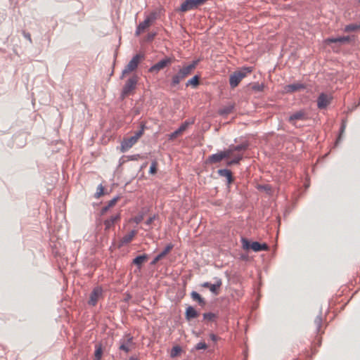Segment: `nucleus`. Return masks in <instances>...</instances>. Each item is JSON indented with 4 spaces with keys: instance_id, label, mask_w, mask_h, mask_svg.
Masks as SVG:
<instances>
[{
    "instance_id": "4c0bfd02",
    "label": "nucleus",
    "mask_w": 360,
    "mask_h": 360,
    "mask_svg": "<svg viewBox=\"0 0 360 360\" xmlns=\"http://www.w3.org/2000/svg\"><path fill=\"white\" fill-rule=\"evenodd\" d=\"M314 323L316 326L317 330H319V328L321 327V323H322V319L321 316H317L315 320Z\"/></svg>"
},
{
    "instance_id": "c9c22d12",
    "label": "nucleus",
    "mask_w": 360,
    "mask_h": 360,
    "mask_svg": "<svg viewBox=\"0 0 360 360\" xmlns=\"http://www.w3.org/2000/svg\"><path fill=\"white\" fill-rule=\"evenodd\" d=\"M191 123L188 122H185L184 123H183L180 127L178 129V130L181 133L183 134L184 131H186V129L188 128V125L190 124Z\"/></svg>"
},
{
    "instance_id": "37998d69",
    "label": "nucleus",
    "mask_w": 360,
    "mask_h": 360,
    "mask_svg": "<svg viewBox=\"0 0 360 360\" xmlns=\"http://www.w3.org/2000/svg\"><path fill=\"white\" fill-rule=\"evenodd\" d=\"M210 338L213 342H216L218 340L217 336L212 333L210 335Z\"/></svg>"
},
{
    "instance_id": "9b49d317",
    "label": "nucleus",
    "mask_w": 360,
    "mask_h": 360,
    "mask_svg": "<svg viewBox=\"0 0 360 360\" xmlns=\"http://www.w3.org/2000/svg\"><path fill=\"white\" fill-rule=\"evenodd\" d=\"M332 96L330 94L322 93L317 99V106L319 109L326 108L331 102Z\"/></svg>"
},
{
    "instance_id": "f704fd0d",
    "label": "nucleus",
    "mask_w": 360,
    "mask_h": 360,
    "mask_svg": "<svg viewBox=\"0 0 360 360\" xmlns=\"http://www.w3.org/2000/svg\"><path fill=\"white\" fill-rule=\"evenodd\" d=\"M207 345H206L205 342H198L196 345H195V349L197 350H200V349H207Z\"/></svg>"
},
{
    "instance_id": "412c9836",
    "label": "nucleus",
    "mask_w": 360,
    "mask_h": 360,
    "mask_svg": "<svg viewBox=\"0 0 360 360\" xmlns=\"http://www.w3.org/2000/svg\"><path fill=\"white\" fill-rule=\"evenodd\" d=\"M136 234H137V231H136V230L131 231L130 232H129L128 233H127L125 236H124L122 237V238L121 239V243L122 245H124V244H127V243H130L134 239V238L135 237V236Z\"/></svg>"
},
{
    "instance_id": "4be33fe9",
    "label": "nucleus",
    "mask_w": 360,
    "mask_h": 360,
    "mask_svg": "<svg viewBox=\"0 0 360 360\" xmlns=\"http://www.w3.org/2000/svg\"><path fill=\"white\" fill-rule=\"evenodd\" d=\"M148 259V256L146 255H142L136 257L133 259V264L136 265L138 268L140 269L141 265L146 262Z\"/></svg>"
},
{
    "instance_id": "a211bd4d",
    "label": "nucleus",
    "mask_w": 360,
    "mask_h": 360,
    "mask_svg": "<svg viewBox=\"0 0 360 360\" xmlns=\"http://www.w3.org/2000/svg\"><path fill=\"white\" fill-rule=\"evenodd\" d=\"M120 214H116L115 215L111 216L109 219L105 220L104 225L105 227V230L111 229L114 226L115 224L120 221Z\"/></svg>"
},
{
    "instance_id": "393cba45",
    "label": "nucleus",
    "mask_w": 360,
    "mask_h": 360,
    "mask_svg": "<svg viewBox=\"0 0 360 360\" xmlns=\"http://www.w3.org/2000/svg\"><path fill=\"white\" fill-rule=\"evenodd\" d=\"M117 202V198H115L110 200L108 202V205L102 208L101 214H105L108 212V210H109L111 207H112L113 206L115 205Z\"/></svg>"
},
{
    "instance_id": "aec40b11",
    "label": "nucleus",
    "mask_w": 360,
    "mask_h": 360,
    "mask_svg": "<svg viewBox=\"0 0 360 360\" xmlns=\"http://www.w3.org/2000/svg\"><path fill=\"white\" fill-rule=\"evenodd\" d=\"M218 174L221 176H224V177L226 178L227 183H228L229 185L231 184L233 181V178L232 172L230 170L226 169H219L218 170Z\"/></svg>"
},
{
    "instance_id": "72a5a7b5",
    "label": "nucleus",
    "mask_w": 360,
    "mask_h": 360,
    "mask_svg": "<svg viewBox=\"0 0 360 360\" xmlns=\"http://www.w3.org/2000/svg\"><path fill=\"white\" fill-rule=\"evenodd\" d=\"M181 134H182L177 129L169 135V140L175 139L176 138H177L178 136H179Z\"/></svg>"
},
{
    "instance_id": "cd10ccee",
    "label": "nucleus",
    "mask_w": 360,
    "mask_h": 360,
    "mask_svg": "<svg viewBox=\"0 0 360 360\" xmlns=\"http://www.w3.org/2000/svg\"><path fill=\"white\" fill-rule=\"evenodd\" d=\"M198 84L199 77L198 76H194L193 78L189 79L186 83V86H192L193 87L197 86Z\"/></svg>"
},
{
    "instance_id": "9d476101",
    "label": "nucleus",
    "mask_w": 360,
    "mask_h": 360,
    "mask_svg": "<svg viewBox=\"0 0 360 360\" xmlns=\"http://www.w3.org/2000/svg\"><path fill=\"white\" fill-rule=\"evenodd\" d=\"M155 13H152L148 16H147L145 20L138 25L136 34L139 35L141 33L143 32L151 25L153 22L155 20Z\"/></svg>"
},
{
    "instance_id": "a878e982",
    "label": "nucleus",
    "mask_w": 360,
    "mask_h": 360,
    "mask_svg": "<svg viewBox=\"0 0 360 360\" xmlns=\"http://www.w3.org/2000/svg\"><path fill=\"white\" fill-rule=\"evenodd\" d=\"M191 297L193 300L198 302L202 306L205 304V300L201 297L200 295L195 291L191 292Z\"/></svg>"
},
{
    "instance_id": "7c9ffc66",
    "label": "nucleus",
    "mask_w": 360,
    "mask_h": 360,
    "mask_svg": "<svg viewBox=\"0 0 360 360\" xmlns=\"http://www.w3.org/2000/svg\"><path fill=\"white\" fill-rule=\"evenodd\" d=\"M233 106H227L219 110V112L221 115H228L232 112Z\"/></svg>"
},
{
    "instance_id": "c03bdc74",
    "label": "nucleus",
    "mask_w": 360,
    "mask_h": 360,
    "mask_svg": "<svg viewBox=\"0 0 360 360\" xmlns=\"http://www.w3.org/2000/svg\"><path fill=\"white\" fill-rule=\"evenodd\" d=\"M198 6L203 4L207 0H195Z\"/></svg>"
},
{
    "instance_id": "f8f14e48",
    "label": "nucleus",
    "mask_w": 360,
    "mask_h": 360,
    "mask_svg": "<svg viewBox=\"0 0 360 360\" xmlns=\"http://www.w3.org/2000/svg\"><path fill=\"white\" fill-rule=\"evenodd\" d=\"M103 289L101 287L95 288L90 295V298L89 300V304L95 306L98 300L102 297Z\"/></svg>"
},
{
    "instance_id": "f03ea898",
    "label": "nucleus",
    "mask_w": 360,
    "mask_h": 360,
    "mask_svg": "<svg viewBox=\"0 0 360 360\" xmlns=\"http://www.w3.org/2000/svg\"><path fill=\"white\" fill-rule=\"evenodd\" d=\"M252 71V68H243L230 75L229 84L231 88H236L241 80Z\"/></svg>"
},
{
    "instance_id": "6e6552de",
    "label": "nucleus",
    "mask_w": 360,
    "mask_h": 360,
    "mask_svg": "<svg viewBox=\"0 0 360 360\" xmlns=\"http://www.w3.org/2000/svg\"><path fill=\"white\" fill-rule=\"evenodd\" d=\"M232 155L231 150H226L224 151H221L218 153L213 154L209 156L207 162L209 163H217L221 162L224 158H230Z\"/></svg>"
},
{
    "instance_id": "1a4fd4ad",
    "label": "nucleus",
    "mask_w": 360,
    "mask_h": 360,
    "mask_svg": "<svg viewBox=\"0 0 360 360\" xmlns=\"http://www.w3.org/2000/svg\"><path fill=\"white\" fill-rule=\"evenodd\" d=\"M120 349L124 351L125 352H129L131 351L133 348H134V342L133 341V337L130 335H124L121 340H120Z\"/></svg>"
},
{
    "instance_id": "dca6fc26",
    "label": "nucleus",
    "mask_w": 360,
    "mask_h": 360,
    "mask_svg": "<svg viewBox=\"0 0 360 360\" xmlns=\"http://www.w3.org/2000/svg\"><path fill=\"white\" fill-rule=\"evenodd\" d=\"M173 248L172 244H168L165 250L160 252L159 255H158L151 262V265L156 264L160 260L163 259Z\"/></svg>"
},
{
    "instance_id": "39448f33",
    "label": "nucleus",
    "mask_w": 360,
    "mask_h": 360,
    "mask_svg": "<svg viewBox=\"0 0 360 360\" xmlns=\"http://www.w3.org/2000/svg\"><path fill=\"white\" fill-rule=\"evenodd\" d=\"M143 59V56L141 54H136L134 56L132 59L129 62V63L127 65V66L124 68V69L122 70V78H123L124 76H126L127 74L130 73L131 72L134 71L141 60Z\"/></svg>"
},
{
    "instance_id": "49530a36",
    "label": "nucleus",
    "mask_w": 360,
    "mask_h": 360,
    "mask_svg": "<svg viewBox=\"0 0 360 360\" xmlns=\"http://www.w3.org/2000/svg\"><path fill=\"white\" fill-rule=\"evenodd\" d=\"M129 360H137V359H134V358H133V357H131V358H129Z\"/></svg>"
},
{
    "instance_id": "79ce46f5",
    "label": "nucleus",
    "mask_w": 360,
    "mask_h": 360,
    "mask_svg": "<svg viewBox=\"0 0 360 360\" xmlns=\"http://www.w3.org/2000/svg\"><path fill=\"white\" fill-rule=\"evenodd\" d=\"M155 219V216H153V217H150L149 219H147V221H146V224L147 225H150L153 221H154V219Z\"/></svg>"
},
{
    "instance_id": "c85d7f7f",
    "label": "nucleus",
    "mask_w": 360,
    "mask_h": 360,
    "mask_svg": "<svg viewBox=\"0 0 360 360\" xmlns=\"http://www.w3.org/2000/svg\"><path fill=\"white\" fill-rule=\"evenodd\" d=\"M181 347H179L178 345L174 346V347H173V348L171 350L170 356L172 358H174V357L177 356L181 353Z\"/></svg>"
},
{
    "instance_id": "20e7f679",
    "label": "nucleus",
    "mask_w": 360,
    "mask_h": 360,
    "mask_svg": "<svg viewBox=\"0 0 360 360\" xmlns=\"http://www.w3.org/2000/svg\"><path fill=\"white\" fill-rule=\"evenodd\" d=\"M143 134V127L135 133V135L128 139H124L121 143V151L124 153L131 148L141 138Z\"/></svg>"
},
{
    "instance_id": "e433bc0d",
    "label": "nucleus",
    "mask_w": 360,
    "mask_h": 360,
    "mask_svg": "<svg viewBox=\"0 0 360 360\" xmlns=\"http://www.w3.org/2000/svg\"><path fill=\"white\" fill-rule=\"evenodd\" d=\"M104 188L102 185H99L97 188V192L96 193V198H100L103 194Z\"/></svg>"
},
{
    "instance_id": "ea45409f",
    "label": "nucleus",
    "mask_w": 360,
    "mask_h": 360,
    "mask_svg": "<svg viewBox=\"0 0 360 360\" xmlns=\"http://www.w3.org/2000/svg\"><path fill=\"white\" fill-rule=\"evenodd\" d=\"M143 219V215H137L134 217L133 221L136 224H139Z\"/></svg>"
},
{
    "instance_id": "ddd939ff",
    "label": "nucleus",
    "mask_w": 360,
    "mask_h": 360,
    "mask_svg": "<svg viewBox=\"0 0 360 360\" xmlns=\"http://www.w3.org/2000/svg\"><path fill=\"white\" fill-rule=\"evenodd\" d=\"M307 118V113L304 110H300L290 115L288 121L292 124L295 125L297 120H305Z\"/></svg>"
},
{
    "instance_id": "7ed1b4c3",
    "label": "nucleus",
    "mask_w": 360,
    "mask_h": 360,
    "mask_svg": "<svg viewBox=\"0 0 360 360\" xmlns=\"http://www.w3.org/2000/svg\"><path fill=\"white\" fill-rule=\"evenodd\" d=\"M242 247L245 250L250 249L254 252H259L263 250H268L269 246L266 243H259V242H250L247 238H243L241 239Z\"/></svg>"
},
{
    "instance_id": "2f4dec72",
    "label": "nucleus",
    "mask_w": 360,
    "mask_h": 360,
    "mask_svg": "<svg viewBox=\"0 0 360 360\" xmlns=\"http://www.w3.org/2000/svg\"><path fill=\"white\" fill-rule=\"evenodd\" d=\"M157 166H158V163H157L156 161H153L151 163V165L150 167V170H149L150 174H156V172H157Z\"/></svg>"
},
{
    "instance_id": "bb28decb",
    "label": "nucleus",
    "mask_w": 360,
    "mask_h": 360,
    "mask_svg": "<svg viewBox=\"0 0 360 360\" xmlns=\"http://www.w3.org/2000/svg\"><path fill=\"white\" fill-rule=\"evenodd\" d=\"M103 354V349L101 345H96L94 360H101Z\"/></svg>"
},
{
    "instance_id": "a18cd8bd",
    "label": "nucleus",
    "mask_w": 360,
    "mask_h": 360,
    "mask_svg": "<svg viewBox=\"0 0 360 360\" xmlns=\"http://www.w3.org/2000/svg\"><path fill=\"white\" fill-rule=\"evenodd\" d=\"M254 89H257V90H259V91L262 90V88H261L259 85H258V86H254Z\"/></svg>"
},
{
    "instance_id": "4468645a",
    "label": "nucleus",
    "mask_w": 360,
    "mask_h": 360,
    "mask_svg": "<svg viewBox=\"0 0 360 360\" xmlns=\"http://www.w3.org/2000/svg\"><path fill=\"white\" fill-rule=\"evenodd\" d=\"M222 284L221 281L219 279L214 284H211L208 282L203 283L202 287L209 288V290L215 295L219 294V290Z\"/></svg>"
},
{
    "instance_id": "c756f323",
    "label": "nucleus",
    "mask_w": 360,
    "mask_h": 360,
    "mask_svg": "<svg viewBox=\"0 0 360 360\" xmlns=\"http://www.w3.org/2000/svg\"><path fill=\"white\" fill-rule=\"evenodd\" d=\"M247 148V146L244 144L236 146H231L229 148L228 150H232V154L234 153L235 151H241L245 150Z\"/></svg>"
},
{
    "instance_id": "a19ab883",
    "label": "nucleus",
    "mask_w": 360,
    "mask_h": 360,
    "mask_svg": "<svg viewBox=\"0 0 360 360\" xmlns=\"http://www.w3.org/2000/svg\"><path fill=\"white\" fill-rule=\"evenodd\" d=\"M22 34L25 39H27L30 43L32 42V38H31V34L30 33L24 31Z\"/></svg>"
},
{
    "instance_id": "58836bf2",
    "label": "nucleus",
    "mask_w": 360,
    "mask_h": 360,
    "mask_svg": "<svg viewBox=\"0 0 360 360\" xmlns=\"http://www.w3.org/2000/svg\"><path fill=\"white\" fill-rule=\"evenodd\" d=\"M203 316H204L205 319L211 321V320H212L214 319V314H212V313H205L203 314Z\"/></svg>"
},
{
    "instance_id": "de8ad7c7",
    "label": "nucleus",
    "mask_w": 360,
    "mask_h": 360,
    "mask_svg": "<svg viewBox=\"0 0 360 360\" xmlns=\"http://www.w3.org/2000/svg\"><path fill=\"white\" fill-rule=\"evenodd\" d=\"M359 4H360V0H359Z\"/></svg>"
},
{
    "instance_id": "f3484780",
    "label": "nucleus",
    "mask_w": 360,
    "mask_h": 360,
    "mask_svg": "<svg viewBox=\"0 0 360 360\" xmlns=\"http://www.w3.org/2000/svg\"><path fill=\"white\" fill-rule=\"evenodd\" d=\"M198 6V5L195 1V0H186L181 4L180 10L182 12H186L188 11L194 9Z\"/></svg>"
},
{
    "instance_id": "0eeeda50",
    "label": "nucleus",
    "mask_w": 360,
    "mask_h": 360,
    "mask_svg": "<svg viewBox=\"0 0 360 360\" xmlns=\"http://www.w3.org/2000/svg\"><path fill=\"white\" fill-rule=\"evenodd\" d=\"M174 61V59L169 57H165L158 63H155L150 68L148 71L150 72H158L161 70L164 69L167 66L171 65Z\"/></svg>"
},
{
    "instance_id": "473e14b6",
    "label": "nucleus",
    "mask_w": 360,
    "mask_h": 360,
    "mask_svg": "<svg viewBox=\"0 0 360 360\" xmlns=\"http://www.w3.org/2000/svg\"><path fill=\"white\" fill-rule=\"evenodd\" d=\"M359 27V26L356 25H348L345 27V32H352L357 30Z\"/></svg>"
},
{
    "instance_id": "b1692460",
    "label": "nucleus",
    "mask_w": 360,
    "mask_h": 360,
    "mask_svg": "<svg viewBox=\"0 0 360 360\" xmlns=\"http://www.w3.org/2000/svg\"><path fill=\"white\" fill-rule=\"evenodd\" d=\"M231 157H233V160H229V161L227 162L226 164H227L228 166H231L232 165L239 163V162L243 158V155L242 154H234V153H233V155Z\"/></svg>"
},
{
    "instance_id": "6ab92c4d",
    "label": "nucleus",
    "mask_w": 360,
    "mask_h": 360,
    "mask_svg": "<svg viewBox=\"0 0 360 360\" xmlns=\"http://www.w3.org/2000/svg\"><path fill=\"white\" fill-rule=\"evenodd\" d=\"M351 39L349 37H337V38H328L325 39V43L326 44H330L331 43H341V44H345L349 43Z\"/></svg>"
},
{
    "instance_id": "2eb2a0df",
    "label": "nucleus",
    "mask_w": 360,
    "mask_h": 360,
    "mask_svg": "<svg viewBox=\"0 0 360 360\" xmlns=\"http://www.w3.org/2000/svg\"><path fill=\"white\" fill-rule=\"evenodd\" d=\"M306 88V86L301 83H295L292 84L286 85L284 87V90L286 93H292L303 90Z\"/></svg>"
},
{
    "instance_id": "f257e3e1",
    "label": "nucleus",
    "mask_w": 360,
    "mask_h": 360,
    "mask_svg": "<svg viewBox=\"0 0 360 360\" xmlns=\"http://www.w3.org/2000/svg\"><path fill=\"white\" fill-rule=\"evenodd\" d=\"M198 62V60H194L192 63L184 65L182 68H179L178 72L174 75L172 77L171 86H177L181 81L190 75L196 68Z\"/></svg>"
},
{
    "instance_id": "5701e85b",
    "label": "nucleus",
    "mask_w": 360,
    "mask_h": 360,
    "mask_svg": "<svg viewBox=\"0 0 360 360\" xmlns=\"http://www.w3.org/2000/svg\"><path fill=\"white\" fill-rule=\"evenodd\" d=\"M197 316H198V313H197L196 310L193 307H188L186 309V318L188 320H191L192 319L196 318Z\"/></svg>"
},
{
    "instance_id": "423d86ee",
    "label": "nucleus",
    "mask_w": 360,
    "mask_h": 360,
    "mask_svg": "<svg viewBox=\"0 0 360 360\" xmlns=\"http://www.w3.org/2000/svg\"><path fill=\"white\" fill-rule=\"evenodd\" d=\"M138 76L134 75L131 77L125 83L122 91V96L125 97L131 94V92L135 89L136 86L138 82Z\"/></svg>"
}]
</instances>
